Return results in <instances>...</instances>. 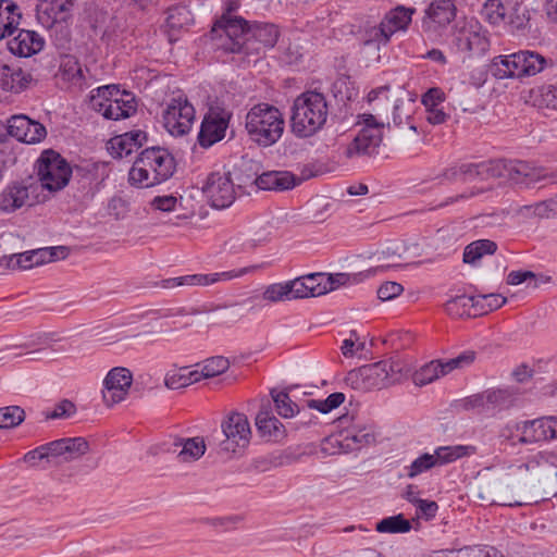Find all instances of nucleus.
Wrapping results in <instances>:
<instances>
[{"mask_svg": "<svg viewBox=\"0 0 557 557\" xmlns=\"http://www.w3.org/2000/svg\"><path fill=\"white\" fill-rule=\"evenodd\" d=\"M327 115L325 96L317 90H307L297 96L292 106V132L298 138L311 137L323 128Z\"/></svg>", "mask_w": 557, "mask_h": 557, "instance_id": "3", "label": "nucleus"}, {"mask_svg": "<svg viewBox=\"0 0 557 557\" xmlns=\"http://www.w3.org/2000/svg\"><path fill=\"white\" fill-rule=\"evenodd\" d=\"M72 169L60 153L48 149L37 160V175L41 186L49 191L63 189L70 181Z\"/></svg>", "mask_w": 557, "mask_h": 557, "instance_id": "9", "label": "nucleus"}, {"mask_svg": "<svg viewBox=\"0 0 557 557\" xmlns=\"http://www.w3.org/2000/svg\"><path fill=\"white\" fill-rule=\"evenodd\" d=\"M29 75L25 74L20 67H12L10 79L8 82V86L5 91L10 92H21L24 88L27 87L29 79Z\"/></svg>", "mask_w": 557, "mask_h": 557, "instance_id": "57", "label": "nucleus"}, {"mask_svg": "<svg viewBox=\"0 0 557 557\" xmlns=\"http://www.w3.org/2000/svg\"><path fill=\"white\" fill-rule=\"evenodd\" d=\"M195 121V108L184 96L174 97L163 112V123L173 136L189 133Z\"/></svg>", "mask_w": 557, "mask_h": 557, "instance_id": "12", "label": "nucleus"}, {"mask_svg": "<svg viewBox=\"0 0 557 557\" xmlns=\"http://www.w3.org/2000/svg\"><path fill=\"white\" fill-rule=\"evenodd\" d=\"M20 20L18 7L8 0H0V40L16 33Z\"/></svg>", "mask_w": 557, "mask_h": 557, "instance_id": "29", "label": "nucleus"}, {"mask_svg": "<svg viewBox=\"0 0 557 557\" xmlns=\"http://www.w3.org/2000/svg\"><path fill=\"white\" fill-rule=\"evenodd\" d=\"M475 447L468 445L441 446L434 450L437 467L454 462L462 457L474 454Z\"/></svg>", "mask_w": 557, "mask_h": 557, "instance_id": "31", "label": "nucleus"}, {"mask_svg": "<svg viewBox=\"0 0 557 557\" xmlns=\"http://www.w3.org/2000/svg\"><path fill=\"white\" fill-rule=\"evenodd\" d=\"M245 271H225L220 273L210 274H190L180 277H174L168 281L171 286H208L215 284L220 281H228L234 277L240 276Z\"/></svg>", "mask_w": 557, "mask_h": 557, "instance_id": "25", "label": "nucleus"}, {"mask_svg": "<svg viewBox=\"0 0 557 557\" xmlns=\"http://www.w3.org/2000/svg\"><path fill=\"white\" fill-rule=\"evenodd\" d=\"M75 0H46L37 8L38 22L50 32L58 47L64 48L71 39L69 21Z\"/></svg>", "mask_w": 557, "mask_h": 557, "instance_id": "6", "label": "nucleus"}, {"mask_svg": "<svg viewBox=\"0 0 557 557\" xmlns=\"http://www.w3.org/2000/svg\"><path fill=\"white\" fill-rule=\"evenodd\" d=\"M263 299L271 302L292 300L288 282L269 285L263 292Z\"/></svg>", "mask_w": 557, "mask_h": 557, "instance_id": "53", "label": "nucleus"}, {"mask_svg": "<svg viewBox=\"0 0 557 557\" xmlns=\"http://www.w3.org/2000/svg\"><path fill=\"white\" fill-rule=\"evenodd\" d=\"M506 174L504 178L513 184L530 186L541 180L549 177L544 168L534 166L527 161H505Z\"/></svg>", "mask_w": 557, "mask_h": 557, "instance_id": "20", "label": "nucleus"}, {"mask_svg": "<svg viewBox=\"0 0 557 557\" xmlns=\"http://www.w3.org/2000/svg\"><path fill=\"white\" fill-rule=\"evenodd\" d=\"M445 99V94L441 88L433 87L430 88L423 96H422V103L424 104L425 109H432V108H438L443 103Z\"/></svg>", "mask_w": 557, "mask_h": 557, "instance_id": "61", "label": "nucleus"}, {"mask_svg": "<svg viewBox=\"0 0 557 557\" xmlns=\"http://www.w3.org/2000/svg\"><path fill=\"white\" fill-rule=\"evenodd\" d=\"M481 14L490 24L499 25L506 21L507 9L500 0H486Z\"/></svg>", "mask_w": 557, "mask_h": 557, "instance_id": "44", "label": "nucleus"}, {"mask_svg": "<svg viewBox=\"0 0 557 557\" xmlns=\"http://www.w3.org/2000/svg\"><path fill=\"white\" fill-rule=\"evenodd\" d=\"M375 530L380 533H406L411 530V523L399 513L379 521Z\"/></svg>", "mask_w": 557, "mask_h": 557, "instance_id": "43", "label": "nucleus"}, {"mask_svg": "<svg viewBox=\"0 0 557 557\" xmlns=\"http://www.w3.org/2000/svg\"><path fill=\"white\" fill-rule=\"evenodd\" d=\"M109 144V150L113 158L122 159L124 157H128L135 151L123 134L112 138Z\"/></svg>", "mask_w": 557, "mask_h": 557, "instance_id": "58", "label": "nucleus"}, {"mask_svg": "<svg viewBox=\"0 0 557 557\" xmlns=\"http://www.w3.org/2000/svg\"><path fill=\"white\" fill-rule=\"evenodd\" d=\"M444 175L448 180L479 177V163L461 164L458 168L447 170Z\"/></svg>", "mask_w": 557, "mask_h": 557, "instance_id": "55", "label": "nucleus"}, {"mask_svg": "<svg viewBox=\"0 0 557 557\" xmlns=\"http://www.w3.org/2000/svg\"><path fill=\"white\" fill-rule=\"evenodd\" d=\"M60 76L79 88L83 87L84 74L78 60L73 55H64L61 59Z\"/></svg>", "mask_w": 557, "mask_h": 557, "instance_id": "34", "label": "nucleus"}, {"mask_svg": "<svg viewBox=\"0 0 557 557\" xmlns=\"http://www.w3.org/2000/svg\"><path fill=\"white\" fill-rule=\"evenodd\" d=\"M516 431L520 432V436L517 442H512L511 445L518 444H533L543 442L540 425L537 419L527 420L515 425Z\"/></svg>", "mask_w": 557, "mask_h": 557, "instance_id": "40", "label": "nucleus"}, {"mask_svg": "<svg viewBox=\"0 0 557 557\" xmlns=\"http://www.w3.org/2000/svg\"><path fill=\"white\" fill-rule=\"evenodd\" d=\"M548 474L557 475V471L544 453H537L525 462L511 467L497 486L498 504L510 507L528 504L530 498L527 493L532 483Z\"/></svg>", "mask_w": 557, "mask_h": 557, "instance_id": "1", "label": "nucleus"}, {"mask_svg": "<svg viewBox=\"0 0 557 557\" xmlns=\"http://www.w3.org/2000/svg\"><path fill=\"white\" fill-rule=\"evenodd\" d=\"M17 35L8 41L9 50L18 57H30L44 47L42 38L33 30L18 29Z\"/></svg>", "mask_w": 557, "mask_h": 557, "instance_id": "24", "label": "nucleus"}, {"mask_svg": "<svg viewBox=\"0 0 557 557\" xmlns=\"http://www.w3.org/2000/svg\"><path fill=\"white\" fill-rule=\"evenodd\" d=\"M0 265H4L8 269H12V270H15V269L27 270V269H32L33 267H36L38 264L35 263L34 258H30V250H29V251H25L22 253H15V255H11L9 257L4 256V257L0 258Z\"/></svg>", "mask_w": 557, "mask_h": 557, "instance_id": "48", "label": "nucleus"}, {"mask_svg": "<svg viewBox=\"0 0 557 557\" xmlns=\"http://www.w3.org/2000/svg\"><path fill=\"white\" fill-rule=\"evenodd\" d=\"M202 191L211 206L216 209L230 207L235 198V183L230 172H213L206 181Z\"/></svg>", "mask_w": 557, "mask_h": 557, "instance_id": "14", "label": "nucleus"}, {"mask_svg": "<svg viewBox=\"0 0 557 557\" xmlns=\"http://www.w3.org/2000/svg\"><path fill=\"white\" fill-rule=\"evenodd\" d=\"M413 9H407L405 7H397L396 9L389 11L384 17L385 25L391 28L392 35L401 29H406L409 23L411 22V16L413 14Z\"/></svg>", "mask_w": 557, "mask_h": 557, "instance_id": "41", "label": "nucleus"}, {"mask_svg": "<svg viewBox=\"0 0 557 557\" xmlns=\"http://www.w3.org/2000/svg\"><path fill=\"white\" fill-rule=\"evenodd\" d=\"M547 64L548 60L542 54L529 50L498 55L493 60L494 75L499 79L533 76L542 72Z\"/></svg>", "mask_w": 557, "mask_h": 557, "instance_id": "8", "label": "nucleus"}, {"mask_svg": "<svg viewBox=\"0 0 557 557\" xmlns=\"http://www.w3.org/2000/svg\"><path fill=\"white\" fill-rule=\"evenodd\" d=\"M475 360V352L472 350H467L461 352L455 358H451L444 362L445 370L447 373L451 372L455 369H463L472 364Z\"/></svg>", "mask_w": 557, "mask_h": 557, "instance_id": "59", "label": "nucleus"}, {"mask_svg": "<svg viewBox=\"0 0 557 557\" xmlns=\"http://www.w3.org/2000/svg\"><path fill=\"white\" fill-rule=\"evenodd\" d=\"M507 298L500 294H475L473 315H483L503 307Z\"/></svg>", "mask_w": 557, "mask_h": 557, "instance_id": "37", "label": "nucleus"}, {"mask_svg": "<svg viewBox=\"0 0 557 557\" xmlns=\"http://www.w3.org/2000/svg\"><path fill=\"white\" fill-rule=\"evenodd\" d=\"M230 114L225 111H210L202 120L198 143L203 148H209L225 137L230 122Z\"/></svg>", "mask_w": 557, "mask_h": 557, "instance_id": "18", "label": "nucleus"}, {"mask_svg": "<svg viewBox=\"0 0 557 557\" xmlns=\"http://www.w3.org/2000/svg\"><path fill=\"white\" fill-rule=\"evenodd\" d=\"M194 22L190 10L186 7H174L169 10L164 25V33L170 42L178 39V33Z\"/></svg>", "mask_w": 557, "mask_h": 557, "instance_id": "26", "label": "nucleus"}, {"mask_svg": "<svg viewBox=\"0 0 557 557\" xmlns=\"http://www.w3.org/2000/svg\"><path fill=\"white\" fill-rule=\"evenodd\" d=\"M175 447H180L177 458L182 462L196 461L203 456L206 444L202 437L180 438L174 442Z\"/></svg>", "mask_w": 557, "mask_h": 557, "instance_id": "30", "label": "nucleus"}, {"mask_svg": "<svg viewBox=\"0 0 557 557\" xmlns=\"http://www.w3.org/2000/svg\"><path fill=\"white\" fill-rule=\"evenodd\" d=\"M557 199H547L533 205L524 206L521 211L525 215L537 218H549L556 213Z\"/></svg>", "mask_w": 557, "mask_h": 557, "instance_id": "47", "label": "nucleus"}, {"mask_svg": "<svg viewBox=\"0 0 557 557\" xmlns=\"http://www.w3.org/2000/svg\"><path fill=\"white\" fill-rule=\"evenodd\" d=\"M383 133L380 128L362 127L354 140L347 145L344 154L354 158L360 154L371 153L382 141Z\"/></svg>", "mask_w": 557, "mask_h": 557, "instance_id": "22", "label": "nucleus"}, {"mask_svg": "<svg viewBox=\"0 0 557 557\" xmlns=\"http://www.w3.org/2000/svg\"><path fill=\"white\" fill-rule=\"evenodd\" d=\"M345 441H351L355 444L354 448H360L375 442V432L370 425H351L343 433Z\"/></svg>", "mask_w": 557, "mask_h": 557, "instance_id": "36", "label": "nucleus"}, {"mask_svg": "<svg viewBox=\"0 0 557 557\" xmlns=\"http://www.w3.org/2000/svg\"><path fill=\"white\" fill-rule=\"evenodd\" d=\"M172 153L163 147L144 149L134 161L128 182L132 186L148 188L168 181L175 172Z\"/></svg>", "mask_w": 557, "mask_h": 557, "instance_id": "2", "label": "nucleus"}, {"mask_svg": "<svg viewBox=\"0 0 557 557\" xmlns=\"http://www.w3.org/2000/svg\"><path fill=\"white\" fill-rule=\"evenodd\" d=\"M278 39V30L273 24H256L250 26L248 37L240 46L235 44L231 53H244L246 55L260 54L264 49L274 47Z\"/></svg>", "mask_w": 557, "mask_h": 557, "instance_id": "15", "label": "nucleus"}, {"mask_svg": "<svg viewBox=\"0 0 557 557\" xmlns=\"http://www.w3.org/2000/svg\"><path fill=\"white\" fill-rule=\"evenodd\" d=\"M505 174V160H490L479 163V178L481 180L504 177Z\"/></svg>", "mask_w": 557, "mask_h": 557, "instance_id": "51", "label": "nucleus"}, {"mask_svg": "<svg viewBox=\"0 0 557 557\" xmlns=\"http://www.w3.org/2000/svg\"><path fill=\"white\" fill-rule=\"evenodd\" d=\"M92 109L107 120L127 119L136 112V101L133 94L120 91L115 85L98 87L90 97Z\"/></svg>", "mask_w": 557, "mask_h": 557, "instance_id": "7", "label": "nucleus"}, {"mask_svg": "<svg viewBox=\"0 0 557 557\" xmlns=\"http://www.w3.org/2000/svg\"><path fill=\"white\" fill-rule=\"evenodd\" d=\"M256 426L259 434L269 441L276 442L285 437V428L282 422L274 417L269 400L261 405L256 417Z\"/></svg>", "mask_w": 557, "mask_h": 557, "instance_id": "23", "label": "nucleus"}, {"mask_svg": "<svg viewBox=\"0 0 557 557\" xmlns=\"http://www.w3.org/2000/svg\"><path fill=\"white\" fill-rule=\"evenodd\" d=\"M404 363L397 358L381 360L349 371L345 382L357 391L382 389L400 381Z\"/></svg>", "mask_w": 557, "mask_h": 557, "instance_id": "5", "label": "nucleus"}, {"mask_svg": "<svg viewBox=\"0 0 557 557\" xmlns=\"http://www.w3.org/2000/svg\"><path fill=\"white\" fill-rule=\"evenodd\" d=\"M7 129L10 136L25 144H37L47 136L46 127L27 115H13L8 120Z\"/></svg>", "mask_w": 557, "mask_h": 557, "instance_id": "17", "label": "nucleus"}, {"mask_svg": "<svg viewBox=\"0 0 557 557\" xmlns=\"http://www.w3.org/2000/svg\"><path fill=\"white\" fill-rule=\"evenodd\" d=\"M345 401V394L341 392L329 395L325 399H310L307 401L309 409H315L321 413H329L338 408Z\"/></svg>", "mask_w": 557, "mask_h": 557, "instance_id": "45", "label": "nucleus"}, {"mask_svg": "<svg viewBox=\"0 0 557 557\" xmlns=\"http://www.w3.org/2000/svg\"><path fill=\"white\" fill-rule=\"evenodd\" d=\"M25 419V411L20 406L0 408V429H11L20 425Z\"/></svg>", "mask_w": 557, "mask_h": 557, "instance_id": "46", "label": "nucleus"}, {"mask_svg": "<svg viewBox=\"0 0 557 557\" xmlns=\"http://www.w3.org/2000/svg\"><path fill=\"white\" fill-rule=\"evenodd\" d=\"M437 467L434 455L433 454H422L420 457L414 459L410 466L406 467L407 476L412 479L417 475Z\"/></svg>", "mask_w": 557, "mask_h": 557, "instance_id": "50", "label": "nucleus"}, {"mask_svg": "<svg viewBox=\"0 0 557 557\" xmlns=\"http://www.w3.org/2000/svg\"><path fill=\"white\" fill-rule=\"evenodd\" d=\"M230 368L228 359L216 356L207 359L201 368L203 379L213 377L224 373Z\"/></svg>", "mask_w": 557, "mask_h": 557, "instance_id": "52", "label": "nucleus"}, {"mask_svg": "<svg viewBox=\"0 0 557 557\" xmlns=\"http://www.w3.org/2000/svg\"><path fill=\"white\" fill-rule=\"evenodd\" d=\"M305 284L308 285L312 297H318L327 293V283L325 282V275L322 273H312L309 275L301 276Z\"/></svg>", "mask_w": 557, "mask_h": 557, "instance_id": "54", "label": "nucleus"}, {"mask_svg": "<svg viewBox=\"0 0 557 557\" xmlns=\"http://www.w3.org/2000/svg\"><path fill=\"white\" fill-rule=\"evenodd\" d=\"M184 372V369L169 371L164 379L165 386L170 389H180L188 386Z\"/></svg>", "mask_w": 557, "mask_h": 557, "instance_id": "63", "label": "nucleus"}, {"mask_svg": "<svg viewBox=\"0 0 557 557\" xmlns=\"http://www.w3.org/2000/svg\"><path fill=\"white\" fill-rule=\"evenodd\" d=\"M28 188L22 184H12L0 194V210L7 213L22 208L28 200Z\"/></svg>", "mask_w": 557, "mask_h": 557, "instance_id": "27", "label": "nucleus"}, {"mask_svg": "<svg viewBox=\"0 0 557 557\" xmlns=\"http://www.w3.org/2000/svg\"><path fill=\"white\" fill-rule=\"evenodd\" d=\"M490 411L509 409L519 400V392L513 387L491 388L485 391Z\"/></svg>", "mask_w": 557, "mask_h": 557, "instance_id": "28", "label": "nucleus"}, {"mask_svg": "<svg viewBox=\"0 0 557 557\" xmlns=\"http://www.w3.org/2000/svg\"><path fill=\"white\" fill-rule=\"evenodd\" d=\"M508 24L516 30H524L531 20V11L523 1H516L507 10Z\"/></svg>", "mask_w": 557, "mask_h": 557, "instance_id": "38", "label": "nucleus"}, {"mask_svg": "<svg viewBox=\"0 0 557 557\" xmlns=\"http://www.w3.org/2000/svg\"><path fill=\"white\" fill-rule=\"evenodd\" d=\"M404 290L401 284L396 282H385L377 289V296L381 300L386 301L399 296Z\"/></svg>", "mask_w": 557, "mask_h": 557, "instance_id": "62", "label": "nucleus"}, {"mask_svg": "<svg viewBox=\"0 0 557 557\" xmlns=\"http://www.w3.org/2000/svg\"><path fill=\"white\" fill-rule=\"evenodd\" d=\"M445 374H447V372L444 362L434 360L416 371L413 382L416 385L423 386Z\"/></svg>", "mask_w": 557, "mask_h": 557, "instance_id": "39", "label": "nucleus"}, {"mask_svg": "<svg viewBox=\"0 0 557 557\" xmlns=\"http://www.w3.org/2000/svg\"><path fill=\"white\" fill-rule=\"evenodd\" d=\"M412 113V103H406L403 100H397L393 110V125L400 131L409 128L410 131L417 133V126L413 122Z\"/></svg>", "mask_w": 557, "mask_h": 557, "instance_id": "32", "label": "nucleus"}, {"mask_svg": "<svg viewBox=\"0 0 557 557\" xmlns=\"http://www.w3.org/2000/svg\"><path fill=\"white\" fill-rule=\"evenodd\" d=\"M445 310L454 317L473 315L474 312V295H459L445 304Z\"/></svg>", "mask_w": 557, "mask_h": 557, "instance_id": "42", "label": "nucleus"}, {"mask_svg": "<svg viewBox=\"0 0 557 557\" xmlns=\"http://www.w3.org/2000/svg\"><path fill=\"white\" fill-rule=\"evenodd\" d=\"M89 450L88 442L83 437H66L64 444L65 461L76 459Z\"/></svg>", "mask_w": 557, "mask_h": 557, "instance_id": "49", "label": "nucleus"}, {"mask_svg": "<svg viewBox=\"0 0 557 557\" xmlns=\"http://www.w3.org/2000/svg\"><path fill=\"white\" fill-rule=\"evenodd\" d=\"M257 164L252 161L244 162L238 169V187L242 185L255 184L263 190L283 191L294 188L298 181L296 176L288 171H269L260 175L252 172Z\"/></svg>", "mask_w": 557, "mask_h": 557, "instance_id": "10", "label": "nucleus"}, {"mask_svg": "<svg viewBox=\"0 0 557 557\" xmlns=\"http://www.w3.org/2000/svg\"><path fill=\"white\" fill-rule=\"evenodd\" d=\"M537 422L543 441L557 438V417H542Z\"/></svg>", "mask_w": 557, "mask_h": 557, "instance_id": "60", "label": "nucleus"}, {"mask_svg": "<svg viewBox=\"0 0 557 557\" xmlns=\"http://www.w3.org/2000/svg\"><path fill=\"white\" fill-rule=\"evenodd\" d=\"M224 440L220 442L223 453H237L245 449L250 442L251 429L246 414L237 411L230 412L221 423Z\"/></svg>", "mask_w": 557, "mask_h": 557, "instance_id": "11", "label": "nucleus"}, {"mask_svg": "<svg viewBox=\"0 0 557 557\" xmlns=\"http://www.w3.org/2000/svg\"><path fill=\"white\" fill-rule=\"evenodd\" d=\"M271 396L281 417L292 418L297 413L301 416V423L307 424L310 422L306 420L305 412L298 408L286 392L271 391Z\"/></svg>", "mask_w": 557, "mask_h": 557, "instance_id": "33", "label": "nucleus"}, {"mask_svg": "<svg viewBox=\"0 0 557 557\" xmlns=\"http://www.w3.org/2000/svg\"><path fill=\"white\" fill-rule=\"evenodd\" d=\"M249 29L250 26H248L244 18L223 14L221 18L215 22L211 33L216 34L219 32H223L226 38L220 47L224 51L231 52L230 48L235 46V44L240 46L245 40V37H248Z\"/></svg>", "mask_w": 557, "mask_h": 557, "instance_id": "19", "label": "nucleus"}, {"mask_svg": "<svg viewBox=\"0 0 557 557\" xmlns=\"http://www.w3.org/2000/svg\"><path fill=\"white\" fill-rule=\"evenodd\" d=\"M458 50L482 55L490 49L487 30L474 18L466 21L454 37Z\"/></svg>", "mask_w": 557, "mask_h": 557, "instance_id": "13", "label": "nucleus"}, {"mask_svg": "<svg viewBox=\"0 0 557 557\" xmlns=\"http://www.w3.org/2000/svg\"><path fill=\"white\" fill-rule=\"evenodd\" d=\"M357 275L348 274V273H335L325 276V282L327 283V293L334 290L335 288L355 282Z\"/></svg>", "mask_w": 557, "mask_h": 557, "instance_id": "64", "label": "nucleus"}, {"mask_svg": "<svg viewBox=\"0 0 557 557\" xmlns=\"http://www.w3.org/2000/svg\"><path fill=\"white\" fill-rule=\"evenodd\" d=\"M392 36V30L388 28L384 21L380 23L377 26L371 27L367 32V38L364 39L366 45H370L372 42H375L377 45L380 44H386Z\"/></svg>", "mask_w": 557, "mask_h": 557, "instance_id": "56", "label": "nucleus"}, {"mask_svg": "<svg viewBox=\"0 0 557 557\" xmlns=\"http://www.w3.org/2000/svg\"><path fill=\"white\" fill-rule=\"evenodd\" d=\"M284 128V114L273 104H255L246 114L245 129L249 139L261 147H270L277 143Z\"/></svg>", "mask_w": 557, "mask_h": 557, "instance_id": "4", "label": "nucleus"}, {"mask_svg": "<svg viewBox=\"0 0 557 557\" xmlns=\"http://www.w3.org/2000/svg\"><path fill=\"white\" fill-rule=\"evenodd\" d=\"M133 382L132 372L122 367L111 369L103 381L102 398L108 407L124 400Z\"/></svg>", "mask_w": 557, "mask_h": 557, "instance_id": "16", "label": "nucleus"}, {"mask_svg": "<svg viewBox=\"0 0 557 557\" xmlns=\"http://www.w3.org/2000/svg\"><path fill=\"white\" fill-rule=\"evenodd\" d=\"M456 16V5L453 0H434L425 11L422 27L425 32H436L445 27Z\"/></svg>", "mask_w": 557, "mask_h": 557, "instance_id": "21", "label": "nucleus"}, {"mask_svg": "<svg viewBox=\"0 0 557 557\" xmlns=\"http://www.w3.org/2000/svg\"><path fill=\"white\" fill-rule=\"evenodd\" d=\"M497 244L490 239H479L469 244L463 251V262L473 264L485 255H493Z\"/></svg>", "mask_w": 557, "mask_h": 557, "instance_id": "35", "label": "nucleus"}]
</instances>
